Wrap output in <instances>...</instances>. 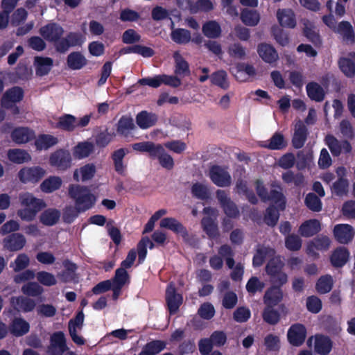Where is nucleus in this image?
Segmentation results:
<instances>
[{
	"label": "nucleus",
	"instance_id": "nucleus-11",
	"mask_svg": "<svg viewBox=\"0 0 355 355\" xmlns=\"http://www.w3.org/2000/svg\"><path fill=\"white\" fill-rule=\"evenodd\" d=\"M84 313L80 311L74 319H71L69 322L68 328L69 333L72 340L78 345L85 344V339L78 334L83 328L84 322Z\"/></svg>",
	"mask_w": 355,
	"mask_h": 355
},
{
	"label": "nucleus",
	"instance_id": "nucleus-52",
	"mask_svg": "<svg viewBox=\"0 0 355 355\" xmlns=\"http://www.w3.org/2000/svg\"><path fill=\"white\" fill-rule=\"evenodd\" d=\"M171 40L178 44H185L191 41V33L184 28H175L171 33Z\"/></svg>",
	"mask_w": 355,
	"mask_h": 355
},
{
	"label": "nucleus",
	"instance_id": "nucleus-3",
	"mask_svg": "<svg viewBox=\"0 0 355 355\" xmlns=\"http://www.w3.org/2000/svg\"><path fill=\"white\" fill-rule=\"evenodd\" d=\"M39 33L45 40L53 44L55 49L56 45L62 39L64 30L58 23L51 21L42 26L39 29Z\"/></svg>",
	"mask_w": 355,
	"mask_h": 355
},
{
	"label": "nucleus",
	"instance_id": "nucleus-36",
	"mask_svg": "<svg viewBox=\"0 0 355 355\" xmlns=\"http://www.w3.org/2000/svg\"><path fill=\"white\" fill-rule=\"evenodd\" d=\"M283 294L282 290L277 286L270 288L263 297L264 304L268 306H275L282 301Z\"/></svg>",
	"mask_w": 355,
	"mask_h": 355
},
{
	"label": "nucleus",
	"instance_id": "nucleus-7",
	"mask_svg": "<svg viewBox=\"0 0 355 355\" xmlns=\"http://www.w3.org/2000/svg\"><path fill=\"white\" fill-rule=\"evenodd\" d=\"M256 189L258 195L263 200H272L279 209H284L285 208V200L280 191L281 189L279 186H275L269 196L266 191L262 182L257 180L256 182Z\"/></svg>",
	"mask_w": 355,
	"mask_h": 355
},
{
	"label": "nucleus",
	"instance_id": "nucleus-35",
	"mask_svg": "<svg viewBox=\"0 0 355 355\" xmlns=\"http://www.w3.org/2000/svg\"><path fill=\"white\" fill-rule=\"evenodd\" d=\"M216 196L223 207L225 213L230 217H235L238 214V210L234 204L227 197L225 192L222 190H218Z\"/></svg>",
	"mask_w": 355,
	"mask_h": 355
},
{
	"label": "nucleus",
	"instance_id": "nucleus-24",
	"mask_svg": "<svg viewBox=\"0 0 355 355\" xmlns=\"http://www.w3.org/2000/svg\"><path fill=\"white\" fill-rule=\"evenodd\" d=\"M166 299L171 313H175L182 302V297L175 291L174 285L171 284L166 292Z\"/></svg>",
	"mask_w": 355,
	"mask_h": 355
},
{
	"label": "nucleus",
	"instance_id": "nucleus-21",
	"mask_svg": "<svg viewBox=\"0 0 355 355\" xmlns=\"http://www.w3.org/2000/svg\"><path fill=\"white\" fill-rule=\"evenodd\" d=\"M10 304L15 310L24 313L33 311L36 305L33 299L24 296L12 297Z\"/></svg>",
	"mask_w": 355,
	"mask_h": 355
},
{
	"label": "nucleus",
	"instance_id": "nucleus-50",
	"mask_svg": "<svg viewBox=\"0 0 355 355\" xmlns=\"http://www.w3.org/2000/svg\"><path fill=\"white\" fill-rule=\"evenodd\" d=\"M157 116L153 112H139L136 117L137 125L141 128H148L157 121Z\"/></svg>",
	"mask_w": 355,
	"mask_h": 355
},
{
	"label": "nucleus",
	"instance_id": "nucleus-49",
	"mask_svg": "<svg viewBox=\"0 0 355 355\" xmlns=\"http://www.w3.org/2000/svg\"><path fill=\"white\" fill-rule=\"evenodd\" d=\"M306 129L302 121H298L295 125V132L293 138V143L295 148H301L305 141Z\"/></svg>",
	"mask_w": 355,
	"mask_h": 355
},
{
	"label": "nucleus",
	"instance_id": "nucleus-37",
	"mask_svg": "<svg viewBox=\"0 0 355 355\" xmlns=\"http://www.w3.org/2000/svg\"><path fill=\"white\" fill-rule=\"evenodd\" d=\"M173 58L175 60V74L183 77L189 76L191 73L189 64L178 51L174 53Z\"/></svg>",
	"mask_w": 355,
	"mask_h": 355
},
{
	"label": "nucleus",
	"instance_id": "nucleus-9",
	"mask_svg": "<svg viewBox=\"0 0 355 355\" xmlns=\"http://www.w3.org/2000/svg\"><path fill=\"white\" fill-rule=\"evenodd\" d=\"M24 92L19 86H14L6 91L1 99V104L3 108H12L17 103L23 100Z\"/></svg>",
	"mask_w": 355,
	"mask_h": 355
},
{
	"label": "nucleus",
	"instance_id": "nucleus-4",
	"mask_svg": "<svg viewBox=\"0 0 355 355\" xmlns=\"http://www.w3.org/2000/svg\"><path fill=\"white\" fill-rule=\"evenodd\" d=\"M336 174L337 179L330 187L331 193L338 196H347L349 189L347 169L344 166H339L336 168Z\"/></svg>",
	"mask_w": 355,
	"mask_h": 355
},
{
	"label": "nucleus",
	"instance_id": "nucleus-61",
	"mask_svg": "<svg viewBox=\"0 0 355 355\" xmlns=\"http://www.w3.org/2000/svg\"><path fill=\"white\" fill-rule=\"evenodd\" d=\"M125 154L126 151L124 149L121 148L116 150L112 155L115 170L119 173H123L125 169V165L123 162V159Z\"/></svg>",
	"mask_w": 355,
	"mask_h": 355
},
{
	"label": "nucleus",
	"instance_id": "nucleus-53",
	"mask_svg": "<svg viewBox=\"0 0 355 355\" xmlns=\"http://www.w3.org/2000/svg\"><path fill=\"white\" fill-rule=\"evenodd\" d=\"M211 84L218 86L219 87L227 89L229 87L227 81V74L224 70H219L213 73L210 76Z\"/></svg>",
	"mask_w": 355,
	"mask_h": 355
},
{
	"label": "nucleus",
	"instance_id": "nucleus-41",
	"mask_svg": "<svg viewBox=\"0 0 355 355\" xmlns=\"http://www.w3.org/2000/svg\"><path fill=\"white\" fill-rule=\"evenodd\" d=\"M320 230V223L317 220H309L302 223L299 232L302 236L309 237L314 235Z\"/></svg>",
	"mask_w": 355,
	"mask_h": 355
},
{
	"label": "nucleus",
	"instance_id": "nucleus-16",
	"mask_svg": "<svg viewBox=\"0 0 355 355\" xmlns=\"http://www.w3.org/2000/svg\"><path fill=\"white\" fill-rule=\"evenodd\" d=\"M203 212L206 215L202 220L203 229L210 238H214L218 234L217 225L214 223L216 218V211L212 208L206 207Z\"/></svg>",
	"mask_w": 355,
	"mask_h": 355
},
{
	"label": "nucleus",
	"instance_id": "nucleus-55",
	"mask_svg": "<svg viewBox=\"0 0 355 355\" xmlns=\"http://www.w3.org/2000/svg\"><path fill=\"white\" fill-rule=\"evenodd\" d=\"M263 345L268 351H279L281 347V340L279 336L274 334H267L263 339Z\"/></svg>",
	"mask_w": 355,
	"mask_h": 355
},
{
	"label": "nucleus",
	"instance_id": "nucleus-13",
	"mask_svg": "<svg viewBox=\"0 0 355 355\" xmlns=\"http://www.w3.org/2000/svg\"><path fill=\"white\" fill-rule=\"evenodd\" d=\"M306 337L305 327L299 323L290 327L287 331V339L289 343L293 346L299 347L303 344Z\"/></svg>",
	"mask_w": 355,
	"mask_h": 355
},
{
	"label": "nucleus",
	"instance_id": "nucleus-14",
	"mask_svg": "<svg viewBox=\"0 0 355 355\" xmlns=\"http://www.w3.org/2000/svg\"><path fill=\"white\" fill-rule=\"evenodd\" d=\"M230 73L239 82H245L249 77H253L257 74L255 68L249 64L239 62L234 67L230 68Z\"/></svg>",
	"mask_w": 355,
	"mask_h": 355
},
{
	"label": "nucleus",
	"instance_id": "nucleus-26",
	"mask_svg": "<svg viewBox=\"0 0 355 355\" xmlns=\"http://www.w3.org/2000/svg\"><path fill=\"white\" fill-rule=\"evenodd\" d=\"M53 65V60L49 57L35 56L34 66L35 73L38 76L47 75Z\"/></svg>",
	"mask_w": 355,
	"mask_h": 355
},
{
	"label": "nucleus",
	"instance_id": "nucleus-57",
	"mask_svg": "<svg viewBox=\"0 0 355 355\" xmlns=\"http://www.w3.org/2000/svg\"><path fill=\"white\" fill-rule=\"evenodd\" d=\"M21 291L24 294L28 296L37 297L44 293V288L38 283L30 282L25 284L21 287Z\"/></svg>",
	"mask_w": 355,
	"mask_h": 355
},
{
	"label": "nucleus",
	"instance_id": "nucleus-47",
	"mask_svg": "<svg viewBox=\"0 0 355 355\" xmlns=\"http://www.w3.org/2000/svg\"><path fill=\"white\" fill-rule=\"evenodd\" d=\"M160 227L168 229L182 236L186 235L184 227L176 219L173 218H164L160 222Z\"/></svg>",
	"mask_w": 355,
	"mask_h": 355
},
{
	"label": "nucleus",
	"instance_id": "nucleus-38",
	"mask_svg": "<svg viewBox=\"0 0 355 355\" xmlns=\"http://www.w3.org/2000/svg\"><path fill=\"white\" fill-rule=\"evenodd\" d=\"M303 35L311 42L314 46H319L322 44V40L318 33L314 28L313 24L309 20H305L303 23Z\"/></svg>",
	"mask_w": 355,
	"mask_h": 355
},
{
	"label": "nucleus",
	"instance_id": "nucleus-54",
	"mask_svg": "<svg viewBox=\"0 0 355 355\" xmlns=\"http://www.w3.org/2000/svg\"><path fill=\"white\" fill-rule=\"evenodd\" d=\"M349 255V254L345 248H339L333 253L331 257V263L335 266H342L347 261Z\"/></svg>",
	"mask_w": 355,
	"mask_h": 355
},
{
	"label": "nucleus",
	"instance_id": "nucleus-32",
	"mask_svg": "<svg viewBox=\"0 0 355 355\" xmlns=\"http://www.w3.org/2000/svg\"><path fill=\"white\" fill-rule=\"evenodd\" d=\"M186 8L189 9L190 12L196 14L199 11L209 12L214 9V6L211 0H186Z\"/></svg>",
	"mask_w": 355,
	"mask_h": 355
},
{
	"label": "nucleus",
	"instance_id": "nucleus-46",
	"mask_svg": "<svg viewBox=\"0 0 355 355\" xmlns=\"http://www.w3.org/2000/svg\"><path fill=\"white\" fill-rule=\"evenodd\" d=\"M60 217V212L56 209L50 208L46 209L40 215V219L45 225L52 226L58 223Z\"/></svg>",
	"mask_w": 355,
	"mask_h": 355
},
{
	"label": "nucleus",
	"instance_id": "nucleus-33",
	"mask_svg": "<svg viewBox=\"0 0 355 355\" xmlns=\"http://www.w3.org/2000/svg\"><path fill=\"white\" fill-rule=\"evenodd\" d=\"M96 173V166L93 164H85L73 172V179L77 181H87L91 180Z\"/></svg>",
	"mask_w": 355,
	"mask_h": 355
},
{
	"label": "nucleus",
	"instance_id": "nucleus-27",
	"mask_svg": "<svg viewBox=\"0 0 355 355\" xmlns=\"http://www.w3.org/2000/svg\"><path fill=\"white\" fill-rule=\"evenodd\" d=\"M67 64L71 70H80L87 64V60L80 51H73L67 55Z\"/></svg>",
	"mask_w": 355,
	"mask_h": 355
},
{
	"label": "nucleus",
	"instance_id": "nucleus-40",
	"mask_svg": "<svg viewBox=\"0 0 355 355\" xmlns=\"http://www.w3.org/2000/svg\"><path fill=\"white\" fill-rule=\"evenodd\" d=\"M308 96L316 102H321L324 100L325 93L323 88L315 82H310L306 87Z\"/></svg>",
	"mask_w": 355,
	"mask_h": 355
},
{
	"label": "nucleus",
	"instance_id": "nucleus-8",
	"mask_svg": "<svg viewBox=\"0 0 355 355\" xmlns=\"http://www.w3.org/2000/svg\"><path fill=\"white\" fill-rule=\"evenodd\" d=\"M49 164L58 170H67L71 165V156L69 151L64 149L55 151L50 155Z\"/></svg>",
	"mask_w": 355,
	"mask_h": 355
},
{
	"label": "nucleus",
	"instance_id": "nucleus-43",
	"mask_svg": "<svg viewBox=\"0 0 355 355\" xmlns=\"http://www.w3.org/2000/svg\"><path fill=\"white\" fill-rule=\"evenodd\" d=\"M241 19L246 26H255L259 22L260 15L257 10L244 8L241 12Z\"/></svg>",
	"mask_w": 355,
	"mask_h": 355
},
{
	"label": "nucleus",
	"instance_id": "nucleus-60",
	"mask_svg": "<svg viewBox=\"0 0 355 355\" xmlns=\"http://www.w3.org/2000/svg\"><path fill=\"white\" fill-rule=\"evenodd\" d=\"M36 278L40 284L46 286H52L57 284L55 275L47 271H39L36 274Z\"/></svg>",
	"mask_w": 355,
	"mask_h": 355
},
{
	"label": "nucleus",
	"instance_id": "nucleus-62",
	"mask_svg": "<svg viewBox=\"0 0 355 355\" xmlns=\"http://www.w3.org/2000/svg\"><path fill=\"white\" fill-rule=\"evenodd\" d=\"M227 52L230 57L240 60L243 59L246 55L245 49L239 42L230 44Z\"/></svg>",
	"mask_w": 355,
	"mask_h": 355
},
{
	"label": "nucleus",
	"instance_id": "nucleus-10",
	"mask_svg": "<svg viewBox=\"0 0 355 355\" xmlns=\"http://www.w3.org/2000/svg\"><path fill=\"white\" fill-rule=\"evenodd\" d=\"M209 177L214 184L220 187H228L232 183V178L228 171L219 166L210 168Z\"/></svg>",
	"mask_w": 355,
	"mask_h": 355
},
{
	"label": "nucleus",
	"instance_id": "nucleus-28",
	"mask_svg": "<svg viewBox=\"0 0 355 355\" xmlns=\"http://www.w3.org/2000/svg\"><path fill=\"white\" fill-rule=\"evenodd\" d=\"M314 340V349L321 355H327L331 350L332 343L331 340L324 336H315L314 338H311L309 341Z\"/></svg>",
	"mask_w": 355,
	"mask_h": 355
},
{
	"label": "nucleus",
	"instance_id": "nucleus-63",
	"mask_svg": "<svg viewBox=\"0 0 355 355\" xmlns=\"http://www.w3.org/2000/svg\"><path fill=\"white\" fill-rule=\"evenodd\" d=\"M272 33L277 42L282 46H286L289 43V37L287 33L278 26L272 28Z\"/></svg>",
	"mask_w": 355,
	"mask_h": 355
},
{
	"label": "nucleus",
	"instance_id": "nucleus-15",
	"mask_svg": "<svg viewBox=\"0 0 355 355\" xmlns=\"http://www.w3.org/2000/svg\"><path fill=\"white\" fill-rule=\"evenodd\" d=\"M333 234L335 239L338 243L347 244L352 241L355 234V230L349 224H338L334 226Z\"/></svg>",
	"mask_w": 355,
	"mask_h": 355
},
{
	"label": "nucleus",
	"instance_id": "nucleus-22",
	"mask_svg": "<svg viewBox=\"0 0 355 355\" xmlns=\"http://www.w3.org/2000/svg\"><path fill=\"white\" fill-rule=\"evenodd\" d=\"M8 329L12 335L20 337L30 330V324L21 317H15L9 324Z\"/></svg>",
	"mask_w": 355,
	"mask_h": 355
},
{
	"label": "nucleus",
	"instance_id": "nucleus-34",
	"mask_svg": "<svg viewBox=\"0 0 355 355\" xmlns=\"http://www.w3.org/2000/svg\"><path fill=\"white\" fill-rule=\"evenodd\" d=\"M34 137L33 131L23 127L15 129L11 134L12 141L18 144H26L32 140Z\"/></svg>",
	"mask_w": 355,
	"mask_h": 355
},
{
	"label": "nucleus",
	"instance_id": "nucleus-23",
	"mask_svg": "<svg viewBox=\"0 0 355 355\" xmlns=\"http://www.w3.org/2000/svg\"><path fill=\"white\" fill-rule=\"evenodd\" d=\"M257 53L260 58L266 63L272 64L279 59L276 49L270 44L261 43L258 45Z\"/></svg>",
	"mask_w": 355,
	"mask_h": 355
},
{
	"label": "nucleus",
	"instance_id": "nucleus-25",
	"mask_svg": "<svg viewBox=\"0 0 355 355\" xmlns=\"http://www.w3.org/2000/svg\"><path fill=\"white\" fill-rule=\"evenodd\" d=\"M26 243L25 237L18 233L12 234L3 239V247L10 251L20 250Z\"/></svg>",
	"mask_w": 355,
	"mask_h": 355
},
{
	"label": "nucleus",
	"instance_id": "nucleus-19",
	"mask_svg": "<svg viewBox=\"0 0 355 355\" xmlns=\"http://www.w3.org/2000/svg\"><path fill=\"white\" fill-rule=\"evenodd\" d=\"M330 244L331 240L328 236H318L308 243L307 252L311 256H316L318 252L328 250Z\"/></svg>",
	"mask_w": 355,
	"mask_h": 355
},
{
	"label": "nucleus",
	"instance_id": "nucleus-64",
	"mask_svg": "<svg viewBox=\"0 0 355 355\" xmlns=\"http://www.w3.org/2000/svg\"><path fill=\"white\" fill-rule=\"evenodd\" d=\"M333 280L331 276L326 275L320 277L316 284V289L320 293H327L332 288Z\"/></svg>",
	"mask_w": 355,
	"mask_h": 355
},
{
	"label": "nucleus",
	"instance_id": "nucleus-20",
	"mask_svg": "<svg viewBox=\"0 0 355 355\" xmlns=\"http://www.w3.org/2000/svg\"><path fill=\"white\" fill-rule=\"evenodd\" d=\"M325 142L331 153L335 156L339 155L341 153H349L352 149L349 142L346 141L340 142L332 135H327L325 138Z\"/></svg>",
	"mask_w": 355,
	"mask_h": 355
},
{
	"label": "nucleus",
	"instance_id": "nucleus-29",
	"mask_svg": "<svg viewBox=\"0 0 355 355\" xmlns=\"http://www.w3.org/2000/svg\"><path fill=\"white\" fill-rule=\"evenodd\" d=\"M7 157L9 161L14 164H22L31 161V155L24 149L12 148L7 152Z\"/></svg>",
	"mask_w": 355,
	"mask_h": 355
},
{
	"label": "nucleus",
	"instance_id": "nucleus-31",
	"mask_svg": "<svg viewBox=\"0 0 355 355\" xmlns=\"http://www.w3.org/2000/svg\"><path fill=\"white\" fill-rule=\"evenodd\" d=\"M19 201L22 207L34 208L39 210L46 207V203L43 200L35 198L30 193L20 194Z\"/></svg>",
	"mask_w": 355,
	"mask_h": 355
},
{
	"label": "nucleus",
	"instance_id": "nucleus-51",
	"mask_svg": "<svg viewBox=\"0 0 355 355\" xmlns=\"http://www.w3.org/2000/svg\"><path fill=\"white\" fill-rule=\"evenodd\" d=\"M275 252L273 249L260 247L257 250V252L253 258V266L259 267L262 265L263 261L266 258H270L275 255Z\"/></svg>",
	"mask_w": 355,
	"mask_h": 355
},
{
	"label": "nucleus",
	"instance_id": "nucleus-12",
	"mask_svg": "<svg viewBox=\"0 0 355 355\" xmlns=\"http://www.w3.org/2000/svg\"><path fill=\"white\" fill-rule=\"evenodd\" d=\"M46 174V171L40 166L24 167L18 173V178L23 183L37 182Z\"/></svg>",
	"mask_w": 355,
	"mask_h": 355
},
{
	"label": "nucleus",
	"instance_id": "nucleus-2",
	"mask_svg": "<svg viewBox=\"0 0 355 355\" xmlns=\"http://www.w3.org/2000/svg\"><path fill=\"white\" fill-rule=\"evenodd\" d=\"M284 266V263L281 257L274 255L266 267V272L270 277L271 281L279 286L286 284L288 281L287 275L282 271Z\"/></svg>",
	"mask_w": 355,
	"mask_h": 355
},
{
	"label": "nucleus",
	"instance_id": "nucleus-42",
	"mask_svg": "<svg viewBox=\"0 0 355 355\" xmlns=\"http://www.w3.org/2000/svg\"><path fill=\"white\" fill-rule=\"evenodd\" d=\"M58 143L57 137L51 135H41L37 137L35 145L38 150H47Z\"/></svg>",
	"mask_w": 355,
	"mask_h": 355
},
{
	"label": "nucleus",
	"instance_id": "nucleus-58",
	"mask_svg": "<svg viewBox=\"0 0 355 355\" xmlns=\"http://www.w3.org/2000/svg\"><path fill=\"white\" fill-rule=\"evenodd\" d=\"M263 146L272 150H280L286 147V141L281 134L276 133L270 140L265 141Z\"/></svg>",
	"mask_w": 355,
	"mask_h": 355
},
{
	"label": "nucleus",
	"instance_id": "nucleus-45",
	"mask_svg": "<svg viewBox=\"0 0 355 355\" xmlns=\"http://www.w3.org/2000/svg\"><path fill=\"white\" fill-rule=\"evenodd\" d=\"M132 148L139 152H148L152 157L157 156V153L162 150V146L161 145H155L150 141L134 144Z\"/></svg>",
	"mask_w": 355,
	"mask_h": 355
},
{
	"label": "nucleus",
	"instance_id": "nucleus-17",
	"mask_svg": "<svg viewBox=\"0 0 355 355\" xmlns=\"http://www.w3.org/2000/svg\"><path fill=\"white\" fill-rule=\"evenodd\" d=\"M67 345L64 334L61 332H55L51 337V343L48 352L50 355H62L66 351Z\"/></svg>",
	"mask_w": 355,
	"mask_h": 355
},
{
	"label": "nucleus",
	"instance_id": "nucleus-6",
	"mask_svg": "<svg viewBox=\"0 0 355 355\" xmlns=\"http://www.w3.org/2000/svg\"><path fill=\"white\" fill-rule=\"evenodd\" d=\"M218 253L226 260V263L229 268L232 270L231 277L233 280H241L243 275V266L241 263H237L235 266L234 261L232 258L234 254L231 248L228 245H223L220 248Z\"/></svg>",
	"mask_w": 355,
	"mask_h": 355
},
{
	"label": "nucleus",
	"instance_id": "nucleus-44",
	"mask_svg": "<svg viewBox=\"0 0 355 355\" xmlns=\"http://www.w3.org/2000/svg\"><path fill=\"white\" fill-rule=\"evenodd\" d=\"M94 146L92 142L84 141L79 143L76 146L73 150L74 157L83 159L89 156L94 151Z\"/></svg>",
	"mask_w": 355,
	"mask_h": 355
},
{
	"label": "nucleus",
	"instance_id": "nucleus-5",
	"mask_svg": "<svg viewBox=\"0 0 355 355\" xmlns=\"http://www.w3.org/2000/svg\"><path fill=\"white\" fill-rule=\"evenodd\" d=\"M85 41V36L80 32L71 31L55 46V51L60 54L66 53L70 48L81 46Z\"/></svg>",
	"mask_w": 355,
	"mask_h": 355
},
{
	"label": "nucleus",
	"instance_id": "nucleus-30",
	"mask_svg": "<svg viewBox=\"0 0 355 355\" xmlns=\"http://www.w3.org/2000/svg\"><path fill=\"white\" fill-rule=\"evenodd\" d=\"M277 17L279 24L283 27L293 28L296 26L295 16L291 9H279L277 12Z\"/></svg>",
	"mask_w": 355,
	"mask_h": 355
},
{
	"label": "nucleus",
	"instance_id": "nucleus-1",
	"mask_svg": "<svg viewBox=\"0 0 355 355\" xmlns=\"http://www.w3.org/2000/svg\"><path fill=\"white\" fill-rule=\"evenodd\" d=\"M69 195L75 200L76 209L79 211L90 209L96 201L94 196L86 187L71 184L69 187Z\"/></svg>",
	"mask_w": 355,
	"mask_h": 355
},
{
	"label": "nucleus",
	"instance_id": "nucleus-59",
	"mask_svg": "<svg viewBox=\"0 0 355 355\" xmlns=\"http://www.w3.org/2000/svg\"><path fill=\"white\" fill-rule=\"evenodd\" d=\"M55 126L65 130H71L77 126V120L71 114H64L59 119Z\"/></svg>",
	"mask_w": 355,
	"mask_h": 355
},
{
	"label": "nucleus",
	"instance_id": "nucleus-18",
	"mask_svg": "<svg viewBox=\"0 0 355 355\" xmlns=\"http://www.w3.org/2000/svg\"><path fill=\"white\" fill-rule=\"evenodd\" d=\"M340 70L349 78L355 77V52H351L347 57H341L338 61Z\"/></svg>",
	"mask_w": 355,
	"mask_h": 355
},
{
	"label": "nucleus",
	"instance_id": "nucleus-39",
	"mask_svg": "<svg viewBox=\"0 0 355 355\" xmlns=\"http://www.w3.org/2000/svg\"><path fill=\"white\" fill-rule=\"evenodd\" d=\"M202 31L207 37L216 39L220 36L222 30L220 24L216 21L210 20L202 25Z\"/></svg>",
	"mask_w": 355,
	"mask_h": 355
},
{
	"label": "nucleus",
	"instance_id": "nucleus-56",
	"mask_svg": "<svg viewBox=\"0 0 355 355\" xmlns=\"http://www.w3.org/2000/svg\"><path fill=\"white\" fill-rule=\"evenodd\" d=\"M338 32L343 35L345 40L352 42L355 41V34L352 26L349 21L340 22L338 26Z\"/></svg>",
	"mask_w": 355,
	"mask_h": 355
},
{
	"label": "nucleus",
	"instance_id": "nucleus-48",
	"mask_svg": "<svg viewBox=\"0 0 355 355\" xmlns=\"http://www.w3.org/2000/svg\"><path fill=\"white\" fill-rule=\"evenodd\" d=\"M62 184V180L60 177L51 176L42 182L40 189L44 193H52L59 189Z\"/></svg>",
	"mask_w": 355,
	"mask_h": 355
}]
</instances>
